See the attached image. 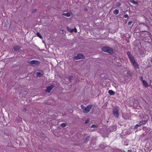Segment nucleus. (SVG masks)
I'll return each mask as SVG.
<instances>
[{"instance_id":"obj_28","label":"nucleus","mask_w":152,"mask_h":152,"mask_svg":"<svg viewBox=\"0 0 152 152\" xmlns=\"http://www.w3.org/2000/svg\"><path fill=\"white\" fill-rule=\"evenodd\" d=\"M151 62H152V58H151Z\"/></svg>"},{"instance_id":"obj_31","label":"nucleus","mask_w":152,"mask_h":152,"mask_svg":"<svg viewBox=\"0 0 152 152\" xmlns=\"http://www.w3.org/2000/svg\"><path fill=\"white\" fill-rule=\"evenodd\" d=\"M129 72H127V74H129Z\"/></svg>"},{"instance_id":"obj_13","label":"nucleus","mask_w":152,"mask_h":152,"mask_svg":"<svg viewBox=\"0 0 152 152\" xmlns=\"http://www.w3.org/2000/svg\"><path fill=\"white\" fill-rule=\"evenodd\" d=\"M109 94L111 95H113L115 94V92L112 90H109L108 91Z\"/></svg>"},{"instance_id":"obj_11","label":"nucleus","mask_w":152,"mask_h":152,"mask_svg":"<svg viewBox=\"0 0 152 152\" xmlns=\"http://www.w3.org/2000/svg\"><path fill=\"white\" fill-rule=\"evenodd\" d=\"M62 15L65 16L69 17L70 16L71 13L69 12L64 13L62 14Z\"/></svg>"},{"instance_id":"obj_17","label":"nucleus","mask_w":152,"mask_h":152,"mask_svg":"<svg viewBox=\"0 0 152 152\" xmlns=\"http://www.w3.org/2000/svg\"><path fill=\"white\" fill-rule=\"evenodd\" d=\"M37 36L38 37H39L41 39H42V36H41V35L39 33L37 32Z\"/></svg>"},{"instance_id":"obj_1","label":"nucleus","mask_w":152,"mask_h":152,"mask_svg":"<svg viewBox=\"0 0 152 152\" xmlns=\"http://www.w3.org/2000/svg\"><path fill=\"white\" fill-rule=\"evenodd\" d=\"M91 105H88L86 107H85L83 105H81V108L85 113H88L91 109Z\"/></svg>"},{"instance_id":"obj_18","label":"nucleus","mask_w":152,"mask_h":152,"mask_svg":"<svg viewBox=\"0 0 152 152\" xmlns=\"http://www.w3.org/2000/svg\"><path fill=\"white\" fill-rule=\"evenodd\" d=\"M19 49V47L17 46H15L13 48V49L14 50H17Z\"/></svg>"},{"instance_id":"obj_4","label":"nucleus","mask_w":152,"mask_h":152,"mask_svg":"<svg viewBox=\"0 0 152 152\" xmlns=\"http://www.w3.org/2000/svg\"><path fill=\"white\" fill-rule=\"evenodd\" d=\"M84 56L82 54H79L77 56L73 57V60L76 61L77 60L81 59L83 58Z\"/></svg>"},{"instance_id":"obj_9","label":"nucleus","mask_w":152,"mask_h":152,"mask_svg":"<svg viewBox=\"0 0 152 152\" xmlns=\"http://www.w3.org/2000/svg\"><path fill=\"white\" fill-rule=\"evenodd\" d=\"M127 55L128 56L129 58L130 59V60L131 59H132L134 58L131 54V53L129 52H127Z\"/></svg>"},{"instance_id":"obj_23","label":"nucleus","mask_w":152,"mask_h":152,"mask_svg":"<svg viewBox=\"0 0 152 152\" xmlns=\"http://www.w3.org/2000/svg\"><path fill=\"white\" fill-rule=\"evenodd\" d=\"M132 23V22L131 21H129L128 23V25L130 26Z\"/></svg>"},{"instance_id":"obj_30","label":"nucleus","mask_w":152,"mask_h":152,"mask_svg":"<svg viewBox=\"0 0 152 152\" xmlns=\"http://www.w3.org/2000/svg\"><path fill=\"white\" fill-rule=\"evenodd\" d=\"M36 11V9H35L34 11Z\"/></svg>"},{"instance_id":"obj_19","label":"nucleus","mask_w":152,"mask_h":152,"mask_svg":"<svg viewBox=\"0 0 152 152\" xmlns=\"http://www.w3.org/2000/svg\"><path fill=\"white\" fill-rule=\"evenodd\" d=\"M91 128H95V130H96V128H97V126L95 125H92L91 126Z\"/></svg>"},{"instance_id":"obj_14","label":"nucleus","mask_w":152,"mask_h":152,"mask_svg":"<svg viewBox=\"0 0 152 152\" xmlns=\"http://www.w3.org/2000/svg\"><path fill=\"white\" fill-rule=\"evenodd\" d=\"M119 11L117 9H115L113 11V13L115 14H117L118 13Z\"/></svg>"},{"instance_id":"obj_24","label":"nucleus","mask_w":152,"mask_h":152,"mask_svg":"<svg viewBox=\"0 0 152 152\" xmlns=\"http://www.w3.org/2000/svg\"><path fill=\"white\" fill-rule=\"evenodd\" d=\"M68 79L70 81V80L72 79V77L71 76H69L68 77Z\"/></svg>"},{"instance_id":"obj_15","label":"nucleus","mask_w":152,"mask_h":152,"mask_svg":"<svg viewBox=\"0 0 152 152\" xmlns=\"http://www.w3.org/2000/svg\"><path fill=\"white\" fill-rule=\"evenodd\" d=\"M130 1L134 4H137V1H134V0H130Z\"/></svg>"},{"instance_id":"obj_32","label":"nucleus","mask_w":152,"mask_h":152,"mask_svg":"<svg viewBox=\"0 0 152 152\" xmlns=\"http://www.w3.org/2000/svg\"><path fill=\"white\" fill-rule=\"evenodd\" d=\"M92 130H93V131H94V129H92Z\"/></svg>"},{"instance_id":"obj_2","label":"nucleus","mask_w":152,"mask_h":152,"mask_svg":"<svg viewBox=\"0 0 152 152\" xmlns=\"http://www.w3.org/2000/svg\"><path fill=\"white\" fill-rule=\"evenodd\" d=\"M102 50L104 52L108 53L111 54L113 53V51L112 49L107 47H103L102 48Z\"/></svg>"},{"instance_id":"obj_10","label":"nucleus","mask_w":152,"mask_h":152,"mask_svg":"<svg viewBox=\"0 0 152 152\" xmlns=\"http://www.w3.org/2000/svg\"><path fill=\"white\" fill-rule=\"evenodd\" d=\"M116 127L115 126H113L110 127V129L111 131H113L116 130Z\"/></svg>"},{"instance_id":"obj_20","label":"nucleus","mask_w":152,"mask_h":152,"mask_svg":"<svg viewBox=\"0 0 152 152\" xmlns=\"http://www.w3.org/2000/svg\"><path fill=\"white\" fill-rule=\"evenodd\" d=\"M61 126L63 127H65L66 125H67V124L66 123H62L61 124Z\"/></svg>"},{"instance_id":"obj_29","label":"nucleus","mask_w":152,"mask_h":152,"mask_svg":"<svg viewBox=\"0 0 152 152\" xmlns=\"http://www.w3.org/2000/svg\"><path fill=\"white\" fill-rule=\"evenodd\" d=\"M87 122H88L87 121H86V122H85V123H87Z\"/></svg>"},{"instance_id":"obj_3","label":"nucleus","mask_w":152,"mask_h":152,"mask_svg":"<svg viewBox=\"0 0 152 152\" xmlns=\"http://www.w3.org/2000/svg\"><path fill=\"white\" fill-rule=\"evenodd\" d=\"M130 61L135 69H137L138 68V64L134 58L132 59H131Z\"/></svg>"},{"instance_id":"obj_6","label":"nucleus","mask_w":152,"mask_h":152,"mask_svg":"<svg viewBox=\"0 0 152 152\" xmlns=\"http://www.w3.org/2000/svg\"><path fill=\"white\" fill-rule=\"evenodd\" d=\"M29 64H39V62L37 61L32 60L29 62Z\"/></svg>"},{"instance_id":"obj_26","label":"nucleus","mask_w":152,"mask_h":152,"mask_svg":"<svg viewBox=\"0 0 152 152\" xmlns=\"http://www.w3.org/2000/svg\"><path fill=\"white\" fill-rule=\"evenodd\" d=\"M124 17L125 18H127L128 17V15L126 14L124 15Z\"/></svg>"},{"instance_id":"obj_22","label":"nucleus","mask_w":152,"mask_h":152,"mask_svg":"<svg viewBox=\"0 0 152 152\" xmlns=\"http://www.w3.org/2000/svg\"><path fill=\"white\" fill-rule=\"evenodd\" d=\"M121 5V4L120 3H117L116 4V6L117 7H119Z\"/></svg>"},{"instance_id":"obj_21","label":"nucleus","mask_w":152,"mask_h":152,"mask_svg":"<svg viewBox=\"0 0 152 152\" xmlns=\"http://www.w3.org/2000/svg\"><path fill=\"white\" fill-rule=\"evenodd\" d=\"M36 75L37 76H40L41 75V74L40 72H37L36 73Z\"/></svg>"},{"instance_id":"obj_12","label":"nucleus","mask_w":152,"mask_h":152,"mask_svg":"<svg viewBox=\"0 0 152 152\" xmlns=\"http://www.w3.org/2000/svg\"><path fill=\"white\" fill-rule=\"evenodd\" d=\"M142 83L143 85L145 87H147L148 86V83L145 80H142Z\"/></svg>"},{"instance_id":"obj_16","label":"nucleus","mask_w":152,"mask_h":152,"mask_svg":"<svg viewBox=\"0 0 152 152\" xmlns=\"http://www.w3.org/2000/svg\"><path fill=\"white\" fill-rule=\"evenodd\" d=\"M77 31V29L76 28H74V29H72L70 31V32L71 33H72V32H73L74 31L75 32H76Z\"/></svg>"},{"instance_id":"obj_27","label":"nucleus","mask_w":152,"mask_h":152,"mask_svg":"<svg viewBox=\"0 0 152 152\" xmlns=\"http://www.w3.org/2000/svg\"><path fill=\"white\" fill-rule=\"evenodd\" d=\"M141 79L142 80H142V77H141Z\"/></svg>"},{"instance_id":"obj_25","label":"nucleus","mask_w":152,"mask_h":152,"mask_svg":"<svg viewBox=\"0 0 152 152\" xmlns=\"http://www.w3.org/2000/svg\"><path fill=\"white\" fill-rule=\"evenodd\" d=\"M139 126V125L138 124H137L135 126H134V128H137L138 127V126Z\"/></svg>"},{"instance_id":"obj_8","label":"nucleus","mask_w":152,"mask_h":152,"mask_svg":"<svg viewBox=\"0 0 152 152\" xmlns=\"http://www.w3.org/2000/svg\"><path fill=\"white\" fill-rule=\"evenodd\" d=\"M147 122V121H142L140 122L138 124L140 126L141 125L145 124Z\"/></svg>"},{"instance_id":"obj_5","label":"nucleus","mask_w":152,"mask_h":152,"mask_svg":"<svg viewBox=\"0 0 152 152\" xmlns=\"http://www.w3.org/2000/svg\"><path fill=\"white\" fill-rule=\"evenodd\" d=\"M118 110L117 108H114L113 109V114L114 116L116 118L118 116Z\"/></svg>"},{"instance_id":"obj_7","label":"nucleus","mask_w":152,"mask_h":152,"mask_svg":"<svg viewBox=\"0 0 152 152\" xmlns=\"http://www.w3.org/2000/svg\"><path fill=\"white\" fill-rule=\"evenodd\" d=\"M53 88V86H48L47 87V89L45 91L49 93L51 91Z\"/></svg>"}]
</instances>
